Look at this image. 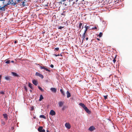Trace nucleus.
<instances>
[{
  "instance_id": "48",
  "label": "nucleus",
  "mask_w": 132,
  "mask_h": 132,
  "mask_svg": "<svg viewBox=\"0 0 132 132\" xmlns=\"http://www.w3.org/2000/svg\"><path fill=\"white\" fill-rule=\"evenodd\" d=\"M24 88H25V89L26 90H27V88L26 87H25Z\"/></svg>"
},
{
  "instance_id": "58",
  "label": "nucleus",
  "mask_w": 132,
  "mask_h": 132,
  "mask_svg": "<svg viewBox=\"0 0 132 132\" xmlns=\"http://www.w3.org/2000/svg\"><path fill=\"white\" fill-rule=\"evenodd\" d=\"M78 0H76V1L77 2L78 1Z\"/></svg>"
},
{
  "instance_id": "30",
  "label": "nucleus",
  "mask_w": 132,
  "mask_h": 132,
  "mask_svg": "<svg viewBox=\"0 0 132 132\" xmlns=\"http://www.w3.org/2000/svg\"><path fill=\"white\" fill-rule=\"evenodd\" d=\"M86 33V32H84V33L83 34L82 36V37H85Z\"/></svg>"
},
{
  "instance_id": "36",
  "label": "nucleus",
  "mask_w": 132,
  "mask_h": 132,
  "mask_svg": "<svg viewBox=\"0 0 132 132\" xmlns=\"http://www.w3.org/2000/svg\"><path fill=\"white\" fill-rule=\"evenodd\" d=\"M63 28V27L60 26L59 27L58 29H62Z\"/></svg>"
},
{
  "instance_id": "62",
  "label": "nucleus",
  "mask_w": 132,
  "mask_h": 132,
  "mask_svg": "<svg viewBox=\"0 0 132 132\" xmlns=\"http://www.w3.org/2000/svg\"><path fill=\"white\" fill-rule=\"evenodd\" d=\"M81 1H84V0H81Z\"/></svg>"
},
{
  "instance_id": "28",
  "label": "nucleus",
  "mask_w": 132,
  "mask_h": 132,
  "mask_svg": "<svg viewBox=\"0 0 132 132\" xmlns=\"http://www.w3.org/2000/svg\"><path fill=\"white\" fill-rule=\"evenodd\" d=\"M102 35H103L102 33L101 32H100V33L99 34L98 36L100 37H102Z\"/></svg>"
},
{
  "instance_id": "24",
  "label": "nucleus",
  "mask_w": 132,
  "mask_h": 132,
  "mask_svg": "<svg viewBox=\"0 0 132 132\" xmlns=\"http://www.w3.org/2000/svg\"><path fill=\"white\" fill-rule=\"evenodd\" d=\"M5 63H6L9 64L10 63V60H6L5 61Z\"/></svg>"
},
{
  "instance_id": "34",
  "label": "nucleus",
  "mask_w": 132,
  "mask_h": 132,
  "mask_svg": "<svg viewBox=\"0 0 132 132\" xmlns=\"http://www.w3.org/2000/svg\"><path fill=\"white\" fill-rule=\"evenodd\" d=\"M113 62H114V63L115 62H116V59L115 58L114 59H113Z\"/></svg>"
},
{
  "instance_id": "55",
  "label": "nucleus",
  "mask_w": 132,
  "mask_h": 132,
  "mask_svg": "<svg viewBox=\"0 0 132 132\" xmlns=\"http://www.w3.org/2000/svg\"><path fill=\"white\" fill-rule=\"evenodd\" d=\"M11 1V2H13V0H10Z\"/></svg>"
},
{
  "instance_id": "22",
  "label": "nucleus",
  "mask_w": 132,
  "mask_h": 132,
  "mask_svg": "<svg viewBox=\"0 0 132 132\" xmlns=\"http://www.w3.org/2000/svg\"><path fill=\"white\" fill-rule=\"evenodd\" d=\"M43 95H41L40 96V97L39 98V101H41L42 99H43Z\"/></svg>"
},
{
  "instance_id": "21",
  "label": "nucleus",
  "mask_w": 132,
  "mask_h": 132,
  "mask_svg": "<svg viewBox=\"0 0 132 132\" xmlns=\"http://www.w3.org/2000/svg\"><path fill=\"white\" fill-rule=\"evenodd\" d=\"M32 85L31 83H29L28 86L30 88L32 89H33V87L32 86Z\"/></svg>"
},
{
  "instance_id": "12",
  "label": "nucleus",
  "mask_w": 132,
  "mask_h": 132,
  "mask_svg": "<svg viewBox=\"0 0 132 132\" xmlns=\"http://www.w3.org/2000/svg\"><path fill=\"white\" fill-rule=\"evenodd\" d=\"M95 129V128L93 126H90L88 129L89 130L91 131H93Z\"/></svg>"
},
{
  "instance_id": "41",
  "label": "nucleus",
  "mask_w": 132,
  "mask_h": 132,
  "mask_svg": "<svg viewBox=\"0 0 132 132\" xmlns=\"http://www.w3.org/2000/svg\"><path fill=\"white\" fill-rule=\"evenodd\" d=\"M5 0H0V1H3V4L4 3V2L5 1Z\"/></svg>"
},
{
  "instance_id": "53",
  "label": "nucleus",
  "mask_w": 132,
  "mask_h": 132,
  "mask_svg": "<svg viewBox=\"0 0 132 132\" xmlns=\"http://www.w3.org/2000/svg\"><path fill=\"white\" fill-rule=\"evenodd\" d=\"M11 62L12 63H14V61H11Z\"/></svg>"
},
{
  "instance_id": "32",
  "label": "nucleus",
  "mask_w": 132,
  "mask_h": 132,
  "mask_svg": "<svg viewBox=\"0 0 132 132\" xmlns=\"http://www.w3.org/2000/svg\"><path fill=\"white\" fill-rule=\"evenodd\" d=\"M66 107L65 106H64L62 108V110L63 111L65 109H66Z\"/></svg>"
},
{
  "instance_id": "54",
  "label": "nucleus",
  "mask_w": 132,
  "mask_h": 132,
  "mask_svg": "<svg viewBox=\"0 0 132 132\" xmlns=\"http://www.w3.org/2000/svg\"><path fill=\"white\" fill-rule=\"evenodd\" d=\"M47 132H50L48 130H47Z\"/></svg>"
},
{
  "instance_id": "50",
  "label": "nucleus",
  "mask_w": 132,
  "mask_h": 132,
  "mask_svg": "<svg viewBox=\"0 0 132 132\" xmlns=\"http://www.w3.org/2000/svg\"><path fill=\"white\" fill-rule=\"evenodd\" d=\"M2 76L1 75H0V80H1V78Z\"/></svg>"
},
{
  "instance_id": "60",
  "label": "nucleus",
  "mask_w": 132,
  "mask_h": 132,
  "mask_svg": "<svg viewBox=\"0 0 132 132\" xmlns=\"http://www.w3.org/2000/svg\"><path fill=\"white\" fill-rule=\"evenodd\" d=\"M30 91L31 92L32 91L31 90H30Z\"/></svg>"
},
{
  "instance_id": "33",
  "label": "nucleus",
  "mask_w": 132,
  "mask_h": 132,
  "mask_svg": "<svg viewBox=\"0 0 132 132\" xmlns=\"http://www.w3.org/2000/svg\"><path fill=\"white\" fill-rule=\"evenodd\" d=\"M97 29V27H93L92 28V29L93 30H94L95 29Z\"/></svg>"
},
{
  "instance_id": "7",
  "label": "nucleus",
  "mask_w": 132,
  "mask_h": 132,
  "mask_svg": "<svg viewBox=\"0 0 132 132\" xmlns=\"http://www.w3.org/2000/svg\"><path fill=\"white\" fill-rule=\"evenodd\" d=\"M35 75L36 76H39L42 79H43L44 78L42 74L38 72H36L35 74Z\"/></svg>"
},
{
  "instance_id": "6",
  "label": "nucleus",
  "mask_w": 132,
  "mask_h": 132,
  "mask_svg": "<svg viewBox=\"0 0 132 132\" xmlns=\"http://www.w3.org/2000/svg\"><path fill=\"white\" fill-rule=\"evenodd\" d=\"M43 129V127L42 126H40L38 128V131L39 132H45V130L44 129Z\"/></svg>"
},
{
  "instance_id": "25",
  "label": "nucleus",
  "mask_w": 132,
  "mask_h": 132,
  "mask_svg": "<svg viewBox=\"0 0 132 132\" xmlns=\"http://www.w3.org/2000/svg\"><path fill=\"white\" fill-rule=\"evenodd\" d=\"M82 25V24L80 22L79 23V28L80 29H81V26Z\"/></svg>"
},
{
  "instance_id": "13",
  "label": "nucleus",
  "mask_w": 132,
  "mask_h": 132,
  "mask_svg": "<svg viewBox=\"0 0 132 132\" xmlns=\"http://www.w3.org/2000/svg\"><path fill=\"white\" fill-rule=\"evenodd\" d=\"M53 92L56 93V89L54 88H51L50 89Z\"/></svg>"
},
{
  "instance_id": "19",
  "label": "nucleus",
  "mask_w": 132,
  "mask_h": 132,
  "mask_svg": "<svg viewBox=\"0 0 132 132\" xmlns=\"http://www.w3.org/2000/svg\"><path fill=\"white\" fill-rule=\"evenodd\" d=\"M60 91L61 94L63 95V96H65V93H64L63 90L62 89H60Z\"/></svg>"
},
{
  "instance_id": "31",
  "label": "nucleus",
  "mask_w": 132,
  "mask_h": 132,
  "mask_svg": "<svg viewBox=\"0 0 132 132\" xmlns=\"http://www.w3.org/2000/svg\"><path fill=\"white\" fill-rule=\"evenodd\" d=\"M0 94L4 95L5 94L4 92L3 91H0Z\"/></svg>"
},
{
  "instance_id": "20",
  "label": "nucleus",
  "mask_w": 132,
  "mask_h": 132,
  "mask_svg": "<svg viewBox=\"0 0 132 132\" xmlns=\"http://www.w3.org/2000/svg\"><path fill=\"white\" fill-rule=\"evenodd\" d=\"M89 27L87 26L86 25L85 26V30L84 31V32H85L86 33V32L87 30L88 29V28Z\"/></svg>"
},
{
  "instance_id": "40",
  "label": "nucleus",
  "mask_w": 132,
  "mask_h": 132,
  "mask_svg": "<svg viewBox=\"0 0 132 132\" xmlns=\"http://www.w3.org/2000/svg\"><path fill=\"white\" fill-rule=\"evenodd\" d=\"M59 48L58 47H57L55 48V49L56 51H58L59 50Z\"/></svg>"
},
{
  "instance_id": "56",
  "label": "nucleus",
  "mask_w": 132,
  "mask_h": 132,
  "mask_svg": "<svg viewBox=\"0 0 132 132\" xmlns=\"http://www.w3.org/2000/svg\"><path fill=\"white\" fill-rule=\"evenodd\" d=\"M60 54H59L58 55H57V56H60Z\"/></svg>"
},
{
  "instance_id": "29",
  "label": "nucleus",
  "mask_w": 132,
  "mask_h": 132,
  "mask_svg": "<svg viewBox=\"0 0 132 132\" xmlns=\"http://www.w3.org/2000/svg\"><path fill=\"white\" fill-rule=\"evenodd\" d=\"M16 4H18L17 3H16V2H15V1L14 2H12V4L13 5H16Z\"/></svg>"
},
{
  "instance_id": "26",
  "label": "nucleus",
  "mask_w": 132,
  "mask_h": 132,
  "mask_svg": "<svg viewBox=\"0 0 132 132\" xmlns=\"http://www.w3.org/2000/svg\"><path fill=\"white\" fill-rule=\"evenodd\" d=\"M1 124L3 125H4L5 124V123L3 120H1Z\"/></svg>"
},
{
  "instance_id": "38",
  "label": "nucleus",
  "mask_w": 132,
  "mask_h": 132,
  "mask_svg": "<svg viewBox=\"0 0 132 132\" xmlns=\"http://www.w3.org/2000/svg\"><path fill=\"white\" fill-rule=\"evenodd\" d=\"M85 37H82V38H83V39H82V43H83V40H85Z\"/></svg>"
},
{
  "instance_id": "14",
  "label": "nucleus",
  "mask_w": 132,
  "mask_h": 132,
  "mask_svg": "<svg viewBox=\"0 0 132 132\" xmlns=\"http://www.w3.org/2000/svg\"><path fill=\"white\" fill-rule=\"evenodd\" d=\"M3 116H4V118L5 119V120H7L8 119L7 115L6 114H3Z\"/></svg>"
},
{
  "instance_id": "23",
  "label": "nucleus",
  "mask_w": 132,
  "mask_h": 132,
  "mask_svg": "<svg viewBox=\"0 0 132 132\" xmlns=\"http://www.w3.org/2000/svg\"><path fill=\"white\" fill-rule=\"evenodd\" d=\"M39 117L40 118H42L45 119H46V117L44 115H40V116Z\"/></svg>"
},
{
  "instance_id": "43",
  "label": "nucleus",
  "mask_w": 132,
  "mask_h": 132,
  "mask_svg": "<svg viewBox=\"0 0 132 132\" xmlns=\"http://www.w3.org/2000/svg\"><path fill=\"white\" fill-rule=\"evenodd\" d=\"M50 67H51V68H53L54 67V65H53L52 64H51V65H50Z\"/></svg>"
},
{
  "instance_id": "16",
  "label": "nucleus",
  "mask_w": 132,
  "mask_h": 132,
  "mask_svg": "<svg viewBox=\"0 0 132 132\" xmlns=\"http://www.w3.org/2000/svg\"><path fill=\"white\" fill-rule=\"evenodd\" d=\"M66 94L67 98H69L71 96V95L70 93H69V92L68 91H67Z\"/></svg>"
},
{
  "instance_id": "52",
  "label": "nucleus",
  "mask_w": 132,
  "mask_h": 132,
  "mask_svg": "<svg viewBox=\"0 0 132 132\" xmlns=\"http://www.w3.org/2000/svg\"><path fill=\"white\" fill-rule=\"evenodd\" d=\"M62 2H65L66 1V0H61Z\"/></svg>"
},
{
  "instance_id": "57",
  "label": "nucleus",
  "mask_w": 132,
  "mask_h": 132,
  "mask_svg": "<svg viewBox=\"0 0 132 132\" xmlns=\"http://www.w3.org/2000/svg\"><path fill=\"white\" fill-rule=\"evenodd\" d=\"M33 109H34V108H32L31 109V110H33Z\"/></svg>"
},
{
  "instance_id": "61",
  "label": "nucleus",
  "mask_w": 132,
  "mask_h": 132,
  "mask_svg": "<svg viewBox=\"0 0 132 132\" xmlns=\"http://www.w3.org/2000/svg\"><path fill=\"white\" fill-rule=\"evenodd\" d=\"M1 82V80H0V82Z\"/></svg>"
},
{
  "instance_id": "59",
  "label": "nucleus",
  "mask_w": 132,
  "mask_h": 132,
  "mask_svg": "<svg viewBox=\"0 0 132 132\" xmlns=\"http://www.w3.org/2000/svg\"><path fill=\"white\" fill-rule=\"evenodd\" d=\"M83 25L82 26V29H83Z\"/></svg>"
},
{
  "instance_id": "46",
  "label": "nucleus",
  "mask_w": 132,
  "mask_h": 132,
  "mask_svg": "<svg viewBox=\"0 0 132 132\" xmlns=\"http://www.w3.org/2000/svg\"><path fill=\"white\" fill-rule=\"evenodd\" d=\"M53 55H54V56H57V55H56V54H53Z\"/></svg>"
},
{
  "instance_id": "39",
  "label": "nucleus",
  "mask_w": 132,
  "mask_h": 132,
  "mask_svg": "<svg viewBox=\"0 0 132 132\" xmlns=\"http://www.w3.org/2000/svg\"><path fill=\"white\" fill-rule=\"evenodd\" d=\"M61 15L65 16V13H64V12L63 13H62L61 14Z\"/></svg>"
},
{
  "instance_id": "10",
  "label": "nucleus",
  "mask_w": 132,
  "mask_h": 132,
  "mask_svg": "<svg viewBox=\"0 0 132 132\" xmlns=\"http://www.w3.org/2000/svg\"><path fill=\"white\" fill-rule=\"evenodd\" d=\"M64 103V102H63L60 101L59 102L58 104L59 106L60 107H62Z\"/></svg>"
},
{
  "instance_id": "35",
  "label": "nucleus",
  "mask_w": 132,
  "mask_h": 132,
  "mask_svg": "<svg viewBox=\"0 0 132 132\" xmlns=\"http://www.w3.org/2000/svg\"><path fill=\"white\" fill-rule=\"evenodd\" d=\"M104 97L105 99H106L107 98V96H104Z\"/></svg>"
},
{
  "instance_id": "1",
  "label": "nucleus",
  "mask_w": 132,
  "mask_h": 132,
  "mask_svg": "<svg viewBox=\"0 0 132 132\" xmlns=\"http://www.w3.org/2000/svg\"><path fill=\"white\" fill-rule=\"evenodd\" d=\"M79 105L81 106L87 113L89 114L90 113V111L85 106L84 104L80 103L79 104Z\"/></svg>"
},
{
  "instance_id": "3",
  "label": "nucleus",
  "mask_w": 132,
  "mask_h": 132,
  "mask_svg": "<svg viewBox=\"0 0 132 132\" xmlns=\"http://www.w3.org/2000/svg\"><path fill=\"white\" fill-rule=\"evenodd\" d=\"M10 3H7L6 4H4V5H3L2 7H1V6H0V10H3L4 11L5 7L6 6H7L8 5H10Z\"/></svg>"
},
{
  "instance_id": "51",
  "label": "nucleus",
  "mask_w": 132,
  "mask_h": 132,
  "mask_svg": "<svg viewBox=\"0 0 132 132\" xmlns=\"http://www.w3.org/2000/svg\"><path fill=\"white\" fill-rule=\"evenodd\" d=\"M96 39H97L98 40H100V39H99L98 38H97Z\"/></svg>"
},
{
  "instance_id": "18",
  "label": "nucleus",
  "mask_w": 132,
  "mask_h": 132,
  "mask_svg": "<svg viewBox=\"0 0 132 132\" xmlns=\"http://www.w3.org/2000/svg\"><path fill=\"white\" fill-rule=\"evenodd\" d=\"M32 82L36 86L37 85L38 83L37 81L36 80H32Z\"/></svg>"
},
{
  "instance_id": "42",
  "label": "nucleus",
  "mask_w": 132,
  "mask_h": 132,
  "mask_svg": "<svg viewBox=\"0 0 132 132\" xmlns=\"http://www.w3.org/2000/svg\"><path fill=\"white\" fill-rule=\"evenodd\" d=\"M8 3H10V4H12V2H11L10 0H9V1H8Z\"/></svg>"
},
{
  "instance_id": "27",
  "label": "nucleus",
  "mask_w": 132,
  "mask_h": 132,
  "mask_svg": "<svg viewBox=\"0 0 132 132\" xmlns=\"http://www.w3.org/2000/svg\"><path fill=\"white\" fill-rule=\"evenodd\" d=\"M38 88L42 92L44 91V90L42 89L39 86H38Z\"/></svg>"
},
{
  "instance_id": "44",
  "label": "nucleus",
  "mask_w": 132,
  "mask_h": 132,
  "mask_svg": "<svg viewBox=\"0 0 132 132\" xmlns=\"http://www.w3.org/2000/svg\"><path fill=\"white\" fill-rule=\"evenodd\" d=\"M62 1H61L60 2H59V3L61 4H62Z\"/></svg>"
},
{
  "instance_id": "37",
  "label": "nucleus",
  "mask_w": 132,
  "mask_h": 132,
  "mask_svg": "<svg viewBox=\"0 0 132 132\" xmlns=\"http://www.w3.org/2000/svg\"><path fill=\"white\" fill-rule=\"evenodd\" d=\"M85 37H82V38H83V39H82V43H83V40H85Z\"/></svg>"
},
{
  "instance_id": "8",
  "label": "nucleus",
  "mask_w": 132,
  "mask_h": 132,
  "mask_svg": "<svg viewBox=\"0 0 132 132\" xmlns=\"http://www.w3.org/2000/svg\"><path fill=\"white\" fill-rule=\"evenodd\" d=\"M40 69H44L45 70L47 71L48 72L50 71L49 70H48L47 68H45L44 67V66H40Z\"/></svg>"
},
{
  "instance_id": "17",
  "label": "nucleus",
  "mask_w": 132,
  "mask_h": 132,
  "mask_svg": "<svg viewBox=\"0 0 132 132\" xmlns=\"http://www.w3.org/2000/svg\"><path fill=\"white\" fill-rule=\"evenodd\" d=\"M5 79L7 80H10V77L8 76H5Z\"/></svg>"
},
{
  "instance_id": "45",
  "label": "nucleus",
  "mask_w": 132,
  "mask_h": 132,
  "mask_svg": "<svg viewBox=\"0 0 132 132\" xmlns=\"http://www.w3.org/2000/svg\"><path fill=\"white\" fill-rule=\"evenodd\" d=\"M17 40H15L14 42V43L15 44H16L17 43Z\"/></svg>"
},
{
  "instance_id": "15",
  "label": "nucleus",
  "mask_w": 132,
  "mask_h": 132,
  "mask_svg": "<svg viewBox=\"0 0 132 132\" xmlns=\"http://www.w3.org/2000/svg\"><path fill=\"white\" fill-rule=\"evenodd\" d=\"M12 75L14 76L18 77L19 76V75L17 74L15 72H12Z\"/></svg>"
},
{
  "instance_id": "49",
  "label": "nucleus",
  "mask_w": 132,
  "mask_h": 132,
  "mask_svg": "<svg viewBox=\"0 0 132 132\" xmlns=\"http://www.w3.org/2000/svg\"><path fill=\"white\" fill-rule=\"evenodd\" d=\"M88 37H87V38H86V40H88Z\"/></svg>"
},
{
  "instance_id": "9",
  "label": "nucleus",
  "mask_w": 132,
  "mask_h": 132,
  "mask_svg": "<svg viewBox=\"0 0 132 132\" xmlns=\"http://www.w3.org/2000/svg\"><path fill=\"white\" fill-rule=\"evenodd\" d=\"M65 126L67 128L70 129L71 128V126L69 123H66L65 124Z\"/></svg>"
},
{
  "instance_id": "5",
  "label": "nucleus",
  "mask_w": 132,
  "mask_h": 132,
  "mask_svg": "<svg viewBox=\"0 0 132 132\" xmlns=\"http://www.w3.org/2000/svg\"><path fill=\"white\" fill-rule=\"evenodd\" d=\"M10 3H7L6 4H4V5H3L2 7H1V6H0V10H3L4 11L5 7L6 6H7L8 5H10Z\"/></svg>"
},
{
  "instance_id": "11",
  "label": "nucleus",
  "mask_w": 132,
  "mask_h": 132,
  "mask_svg": "<svg viewBox=\"0 0 132 132\" xmlns=\"http://www.w3.org/2000/svg\"><path fill=\"white\" fill-rule=\"evenodd\" d=\"M50 114L51 115L53 116L55 115L56 114V113L54 110H51L50 111Z\"/></svg>"
},
{
  "instance_id": "47",
  "label": "nucleus",
  "mask_w": 132,
  "mask_h": 132,
  "mask_svg": "<svg viewBox=\"0 0 132 132\" xmlns=\"http://www.w3.org/2000/svg\"><path fill=\"white\" fill-rule=\"evenodd\" d=\"M63 4H64L65 6H67V5L65 3H64Z\"/></svg>"
},
{
  "instance_id": "2",
  "label": "nucleus",
  "mask_w": 132,
  "mask_h": 132,
  "mask_svg": "<svg viewBox=\"0 0 132 132\" xmlns=\"http://www.w3.org/2000/svg\"><path fill=\"white\" fill-rule=\"evenodd\" d=\"M15 2H16L18 4L19 3L20 4V5L21 4L22 6H25L24 3L25 2L23 1V0H16Z\"/></svg>"
},
{
  "instance_id": "4",
  "label": "nucleus",
  "mask_w": 132,
  "mask_h": 132,
  "mask_svg": "<svg viewBox=\"0 0 132 132\" xmlns=\"http://www.w3.org/2000/svg\"><path fill=\"white\" fill-rule=\"evenodd\" d=\"M10 3H7L6 4H4V5H3L2 7H1V6H0V10H3L4 11L5 7L6 6H7L8 5H10Z\"/></svg>"
}]
</instances>
